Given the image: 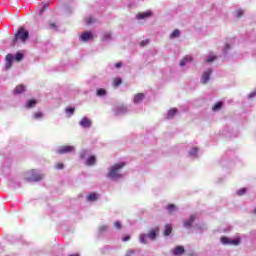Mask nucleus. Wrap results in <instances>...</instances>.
Returning a JSON list of instances; mask_svg holds the SVG:
<instances>
[{"label":"nucleus","instance_id":"obj_1","mask_svg":"<svg viewBox=\"0 0 256 256\" xmlns=\"http://www.w3.org/2000/svg\"><path fill=\"white\" fill-rule=\"evenodd\" d=\"M123 167H125V162H119L110 166L106 177L110 179V181H119V179H123V174L121 173Z\"/></svg>","mask_w":256,"mask_h":256},{"label":"nucleus","instance_id":"obj_2","mask_svg":"<svg viewBox=\"0 0 256 256\" xmlns=\"http://www.w3.org/2000/svg\"><path fill=\"white\" fill-rule=\"evenodd\" d=\"M29 39V31L25 30V28H19L17 33L14 35L12 39V45L15 46L17 41H21V43H26Z\"/></svg>","mask_w":256,"mask_h":256},{"label":"nucleus","instance_id":"obj_3","mask_svg":"<svg viewBox=\"0 0 256 256\" xmlns=\"http://www.w3.org/2000/svg\"><path fill=\"white\" fill-rule=\"evenodd\" d=\"M43 177H45V175H43V173H41L39 170H30L24 175V179L26 181L33 182L42 181Z\"/></svg>","mask_w":256,"mask_h":256},{"label":"nucleus","instance_id":"obj_4","mask_svg":"<svg viewBox=\"0 0 256 256\" xmlns=\"http://www.w3.org/2000/svg\"><path fill=\"white\" fill-rule=\"evenodd\" d=\"M147 239H151V241H155V239H157V231L155 229H152L150 230L148 235L147 234L140 235V243L147 245Z\"/></svg>","mask_w":256,"mask_h":256},{"label":"nucleus","instance_id":"obj_5","mask_svg":"<svg viewBox=\"0 0 256 256\" xmlns=\"http://www.w3.org/2000/svg\"><path fill=\"white\" fill-rule=\"evenodd\" d=\"M112 111L116 117H121V115H127L129 113V109L125 105L114 106Z\"/></svg>","mask_w":256,"mask_h":256},{"label":"nucleus","instance_id":"obj_6","mask_svg":"<svg viewBox=\"0 0 256 256\" xmlns=\"http://www.w3.org/2000/svg\"><path fill=\"white\" fill-rule=\"evenodd\" d=\"M222 245H232L237 247V245H241V238H229V237H222L221 238Z\"/></svg>","mask_w":256,"mask_h":256},{"label":"nucleus","instance_id":"obj_7","mask_svg":"<svg viewBox=\"0 0 256 256\" xmlns=\"http://www.w3.org/2000/svg\"><path fill=\"white\" fill-rule=\"evenodd\" d=\"M73 152H75V146H60L58 149H56V153L59 155H65Z\"/></svg>","mask_w":256,"mask_h":256},{"label":"nucleus","instance_id":"obj_8","mask_svg":"<svg viewBox=\"0 0 256 256\" xmlns=\"http://www.w3.org/2000/svg\"><path fill=\"white\" fill-rule=\"evenodd\" d=\"M197 216L195 214L190 215V217L184 220L183 225L185 229H191L193 227V223H195Z\"/></svg>","mask_w":256,"mask_h":256},{"label":"nucleus","instance_id":"obj_9","mask_svg":"<svg viewBox=\"0 0 256 256\" xmlns=\"http://www.w3.org/2000/svg\"><path fill=\"white\" fill-rule=\"evenodd\" d=\"M211 73H213V70L209 68L202 74L201 83H203V85L209 83V80L211 79Z\"/></svg>","mask_w":256,"mask_h":256},{"label":"nucleus","instance_id":"obj_10","mask_svg":"<svg viewBox=\"0 0 256 256\" xmlns=\"http://www.w3.org/2000/svg\"><path fill=\"white\" fill-rule=\"evenodd\" d=\"M79 125L80 127H83V129H91V125H93V123L91 122V119L83 117L79 122Z\"/></svg>","mask_w":256,"mask_h":256},{"label":"nucleus","instance_id":"obj_11","mask_svg":"<svg viewBox=\"0 0 256 256\" xmlns=\"http://www.w3.org/2000/svg\"><path fill=\"white\" fill-rule=\"evenodd\" d=\"M80 41H82L83 43L93 41V33L87 31L82 33V35L80 36Z\"/></svg>","mask_w":256,"mask_h":256},{"label":"nucleus","instance_id":"obj_12","mask_svg":"<svg viewBox=\"0 0 256 256\" xmlns=\"http://www.w3.org/2000/svg\"><path fill=\"white\" fill-rule=\"evenodd\" d=\"M144 100H145V94L143 93H137L133 97L134 105H139L140 103H143Z\"/></svg>","mask_w":256,"mask_h":256},{"label":"nucleus","instance_id":"obj_13","mask_svg":"<svg viewBox=\"0 0 256 256\" xmlns=\"http://www.w3.org/2000/svg\"><path fill=\"white\" fill-rule=\"evenodd\" d=\"M183 253H185V247L183 246H176L173 250L174 256L183 255Z\"/></svg>","mask_w":256,"mask_h":256},{"label":"nucleus","instance_id":"obj_14","mask_svg":"<svg viewBox=\"0 0 256 256\" xmlns=\"http://www.w3.org/2000/svg\"><path fill=\"white\" fill-rule=\"evenodd\" d=\"M21 93H25V85L23 84L16 86L14 89V95H21Z\"/></svg>","mask_w":256,"mask_h":256},{"label":"nucleus","instance_id":"obj_15","mask_svg":"<svg viewBox=\"0 0 256 256\" xmlns=\"http://www.w3.org/2000/svg\"><path fill=\"white\" fill-rule=\"evenodd\" d=\"M125 256H141V251L137 249H129L126 251Z\"/></svg>","mask_w":256,"mask_h":256},{"label":"nucleus","instance_id":"obj_16","mask_svg":"<svg viewBox=\"0 0 256 256\" xmlns=\"http://www.w3.org/2000/svg\"><path fill=\"white\" fill-rule=\"evenodd\" d=\"M151 15H153V12H151V11L140 13V14H137V19H149V17H151Z\"/></svg>","mask_w":256,"mask_h":256},{"label":"nucleus","instance_id":"obj_17","mask_svg":"<svg viewBox=\"0 0 256 256\" xmlns=\"http://www.w3.org/2000/svg\"><path fill=\"white\" fill-rule=\"evenodd\" d=\"M215 59H217V56H215V54L210 52L208 55H206L204 61H205V63H213V61H215Z\"/></svg>","mask_w":256,"mask_h":256},{"label":"nucleus","instance_id":"obj_18","mask_svg":"<svg viewBox=\"0 0 256 256\" xmlns=\"http://www.w3.org/2000/svg\"><path fill=\"white\" fill-rule=\"evenodd\" d=\"M193 61V57L191 56H185L181 61H180V67H185L187 63H191Z\"/></svg>","mask_w":256,"mask_h":256},{"label":"nucleus","instance_id":"obj_19","mask_svg":"<svg viewBox=\"0 0 256 256\" xmlns=\"http://www.w3.org/2000/svg\"><path fill=\"white\" fill-rule=\"evenodd\" d=\"M36 105H37V100L31 99L26 102L25 107L26 109H33V107H35Z\"/></svg>","mask_w":256,"mask_h":256},{"label":"nucleus","instance_id":"obj_20","mask_svg":"<svg viewBox=\"0 0 256 256\" xmlns=\"http://www.w3.org/2000/svg\"><path fill=\"white\" fill-rule=\"evenodd\" d=\"M96 161H97V159L95 158V156H90V157H88L87 159H86V165L88 166V167H91V166H93V165H95V163H96Z\"/></svg>","mask_w":256,"mask_h":256},{"label":"nucleus","instance_id":"obj_21","mask_svg":"<svg viewBox=\"0 0 256 256\" xmlns=\"http://www.w3.org/2000/svg\"><path fill=\"white\" fill-rule=\"evenodd\" d=\"M172 231H173V226H171V224H166L165 229H164L165 237H169V235H171Z\"/></svg>","mask_w":256,"mask_h":256},{"label":"nucleus","instance_id":"obj_22","mask_svg":"<svg viewBox=\"0 0 256 256\" xmlns=\"http://www.w3.org/2000/svg\"><path fill=\"white\" fill-rule=\"evenodd\" d=\"M96 95H97V97H106L107 90L105 88H98L96 90Z\"/></svg>","mask_w":256,"mask_h":256},{"label":"nucleus","instance_id":"obj_23","mask_svg":"<svg viewBox=\"0 0 256 256\" xmlns=\"http://www.w3.org/2000/svg\"><path fill=\"white\" fill-rule=\"evenodd\" d=\"M177 115V108H172L168 111L166 118L167 119H173Z\"/></svg>","mask_w":256,"mask_h":256},{"label":"nucleus","instance_id":"obj_24","mask_svg":"<svg viewBox=\"0 0 256 256\" xmlns=\"http://www.w3.org/2000/svg\"><path fill=\"white\" fill-rule=\"evenodd\" d=\"M99 199V196L96 193H91L87 196V201H90V203H93Z\"/></svg>","mask_w":256,"mask_h":256},{"label":"nucleus","instance_id":"obj_25","mask_svg":"<svg viewBox=\"0 0 256 256\" xmlns=\"http://www.w3.org/2000/svg\"><path fill=\"white\" fill-rule=\"evenodd\" d=\"M181 37V31L179 29H175L171 34H170V39H177Z\"/></svg>","mask_w":256,"mask_h":256},{"label":"nucleus","instance_id":"obj_26","mask_svg":"<svg viewBox=\"0 0 256 256\" xmlns=\"http://www.w3.org/2000/svg\"><path fill=\"white\" fill-rule=\"evenodd\" d=\"M167 211L170 215H173L177 211V206L170 204L167 206Z\"/></svg>","mask_w":256,"mask_h":256},{"label":"nucleus","instance_id":"obj_27","mask_svg":"<svg viewBox=\"0 0 256 256\" xmlns=\"http://www.w3.org/2000/svg\"><path fill=\"white\" fill-rule=\"evenodd\" d=\"M199 152V149L197 147L192 148L189 151V157L197 158V153Z\"/></svg>","mask_w":256,"mask_h":256},{"label":"nucleus","instance_id":"obj_28","mask_svg":"<svg viewBox=\"0 0 256 256\" xmlns=\"http://www.w3.org/2000/svg\"><path fill=\"white\" fill-rule=\"evenodd\" d=\"M99 235H103V233H107L109 231V226L107 225H102L99 227Z\"/></svg>","mask_w":256,"mask_h":256},{"label":"nucleus","instance_id":"obj_29","mask_svg":"<svg viewBox=\"0 0 256 256\" xmlns=\"http://www.w3.org/2000/svg\"><path fill=\"white\" fill-rule=\"evenodd\" d=\"M102 41H111V32H106L102 36Z\"/></svg>","mask_w":256,"mask_h":256},{"label":"nucleus","instance_id":"obj_30","mask_svg":"<svg viewBox=\"0 0 256 256\" xmlns=\"http://www.w3.org/2000/svg\"><path fill=\"white\" fill-rule=\"evenodd\" d=\"M121 83H123V80H121V78H114L113 87H119V85H121Z\"/></svg>","mask_w":256,"mask_h":256},{"label":"nucleus","instance_id":"obj_31","mask_svg":"<svg viewBox=\"0 0 256 256\" xmlns=\"http://www.w3.org/2000/svg\"><path fill=\"white\" fill-rule=\"evenodd\" d=\"M221 107H223V102H218L213 106L212 111H219Z\"/></svg>","mask_w":256,"mask_h":256},{"label":"nucleus","instance_id":"obj_32","mask_svg":"<svg viewBox=\"0 0 256 256\" xmlns=\"http://www.w3.org/2000/svg\"><path fill=\"white\" fill-rule=\"evenodd\" d=\"M45 117V114L43 112H36L33 114V119H43Z\"/></svg>","mask_w":256,"mask_h":256},{"label":"nucleus","instance_id":"obj_33","mask_svg":"<svg viewBox=\"0 0 256 256\" xmlns=\"http://www.w3.org/2000/svg\"><path fill=\"white\" fill-rule=\"evenodd\" d=\"M89 153H90L89 150H82L80 152V159H86Z\"/></svg>","mask_w":256,"mask_h":256},{"label":"nucleus","instance_id":"obj_34","mask_svg":"<svg viewBox=\"0 0 256 256\" xmlns=\"http://www.w3.org/2000/svg\"><path fill=\"white\" fill-rule=\"evenodd\" d=\"M73 113H75V108L74 107L66 108V114L68 115V117H71V115H73Z\"/></svg>","mask_w":256,"mask_h":256},{"label":"nucleus","instance_id":"obj_35","mask_svg":"<svg viewBox=\"0 0 256 256\" xmlns=\"http://www.w3.org/2000/svg\"><path fill=\"white\" fill-rule=\"evenodd\" d=\"M13 59H15V56H13V54L6 55V62L13 63Z\"/></svg>","mask_w":256,"mask_h":256},{"label":"nucleus","instance_id":"obj_36","mask_svg":"<svg viewBox=\"0 0 256 256\" xmlns=\"http://www.w3.org/2000/svg\"><path fill=\"white\" fill-rule=\"evenodd\" d=\"M247 193V188H241L240 190L237 191V195L239 197H242V195H245Z\"/></svg>","mask_w":256,"mask_h":256},{"label":"nucleus","instance_id":"obj_37","mask_svg":"<svg viewBox=\"0 0 256 256\" xmlns=\"http://www.w3.org/2000/svg\"><path fill=\"white\" fill-rule=\"evenodd\" d=\"M14 59L15 61H21L23 59V54L21 52L16 53Z\"/></svg>","mask_w":256,"mask_h":256},{"label":"nucleus","instance_id":"obj_38","mask_svg":"<svg viewBox=\"0 0 256 256\" xmlns=\"http://www.w3.org/2000/svg\"><path fill=\"white\" fill-rule=\"evenodd\" d=\"M197 229H200L201 231H205L207 229V226L205 224H197Z\"/></svg>","mask_w":256,"mask_h":256},{"label":"nucleus","instance_id":"obj_39","mask_svg":"<svg viewBox=\"0 0 256 256\" xmlns=\"http://www.w3.org/2000/svg\"><path fill=\"white\" fill-rule=\"evenodd\" d=\"M243 10H241V9H238V10H236L235 11V15H236V17H243Z\"/></svg>","mask_w":256,"mask_h":256},{"label":"nucleus","instance_id":"obj_40","mask_svg":"<svg viewBox=\"0 0 256 256\" xmlns=\"http://www.w3.org/2000/svg\"><path fill=\"white\" fill-rule=\"evenodd\" d=\"M13 65V62H6L4 70L9 71Z\"/></svg>","mask_w":256,"mask_h":256},{"label":"nucleus","instance_id":"obj_41","mask_svg":"<svg viewBox=\"0 0 256 256\" xmlns=\"http://www.w3.org/2000/svg\"><path fill=\"white\" fill-rule=\"evenodd\" d=\"M92 23H95V20L93 19V17H89L86 19V24L87 25H91Z\"/></svg>","mask_w":256,"mask_h":256},{"label":"nucleus","instance_id":"obj_42","mask_svg":"<svg viewBox=\"0 0 256 256\" xmlns=\"http://www.w3.org/2000/svg\"><path fill=\"white\" fill-rule=\"evenodd\" d=\"M146 45H149V39H146V40H143L142 42H140L141 47H145Z\"/></svg>","mask_w":256,"mask_h":256},{"label":"nucleus","instance_id":"obj_43","mask_svg":"<svg viewBox=\"0 0 256 256\" xmlns=\"http://www.w3.org/2000/svg\"><path fill=\"white\" fill-rule=\"evenodd\" d=\"M47 7H49L47 4L44 5L41 10L39 11V15H42L43 13H45V9H47Z\"/></svg>","mask_w":256,"mask_h":256},{"label":"nucleus","instance_id":"obj_44","mask_svg":"<svg viewBox=\"0 0 256 256\" xmlns=\"http://www.w3.org/2000/svg\"><path fill=\"white\" fill-rule=\"evenodd\" d=\"M115 69H121L123 67V62H118L114 65Z\"/></svg>","mask_w":256,"mask_h":256},{"label":"nucleus","instance_id":"obj_45","mask_svg":"<svg viewBox=\"0 0 256 256\" xmlns=\"http://www.w3.org/2000/svg\"><path fill=\"white\" fill-rule=\"evenodd\" d=\"M256 97V90L251 92L249 95H248V99H253Z\"/></svg>","mask_w":256,"mask_h":256},{"label":"nucleus","instance_id":"obj_46","mask_svg":"<svg viewBox=\"0 0 256 256\" xmlns=\"http://www.w3.org/2000/svg\"><path fill=\"white\" fill-rule=\"evenodd\" d=\"M114 227L116 229H121V222H119V221L114 222Z\"/></svg>","mask_w":256,"mask_h":256},{"label":"nucleus","instance_id":"obj_47","mask_svg":"<svg viewBox=\"0 0 256 256\" xmlns=\"http://www.w3.org/2000/svg\"><path fill=\"white\" fill-rule=\"evenodd\" d=\"M50 29H53L54 31H57V24L51 23L50 24Z\"/></svg>","mask_w":256,"mask_h":256},{"label":"nucleus","instance_id":"obj_48","mask_svg":"<svg viewBox=\"0 0 256 256\" xmlns=\"http://www.w3.org/2000/svg\"><path fill=\"white\" fill-rule=\"evenodd\" d=\"M228 49H231V45L229 44H226L225 47H224V53L227 54V50Z\"/></svg>","mask_w":256,"mask_h":256},{"label":"nucleus","instance_id":"obj_49","mask_svg":"<svg viewBox=\"0 0 256 256\" xmlns=\"http://www.w3.org/2000/svg\"><path fill=\"white\" fill-rule=\"evenodd\" d=\"M63 168H64V165L61 163L56 165V169H63Z\"/></svg>","mask_w":256,"mask_h":256},{"label":"nucleus","instance_id":"obj_50","mask_svg":"<svg viewBox=\"0 0 256 256\" xmlns=\"http://www.w3.org/2000/svg\"><path fill=\"white\" fill-rule=\"evenodd\" d=\"M129 239H131V236H126V237L122 238V241L126 242V241H129Z\"/></svg>","mask_w":256,"mask_h":256},{"label":"nucleus","instance_id":"obj_51","mask_svg":"<svg viewBox=\"0 0 256 256\" xmlns=\"http://www.w3.org/2000/svg\"><path fill=\"white\" fill-rule=\"evenodd\" d=\"M187 255H188V256H197V253H195V252H189Z\"/></svg>","mask_w":256,"mask_h":256},{"label":"nucleus","instance_id":"obj_52","mask_svg":"<svg viewBox=\"0 0 256 256\" xmlns=\"http://www.w3.org/2000/svg\"><path fill=\"white\" fill-rule=\"evenodd\" d=\"M70 256H79V254H71Z\"/></svg>","mask_w":256,"mask_h":256},{"label":"nucleus","instance_id":"obj_53","mask_svg":"<svg viewBox=\"0 0 256 256\" xmlns=\"http://www.w3.org/2000/svg\"><path fill=\"white\" fill-rule=\"evenodd\" d=\"M253 213L256 215V208L253 210Z\"/></svg>","mask_w":256,"mask_h":256}]
</instances>
